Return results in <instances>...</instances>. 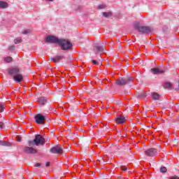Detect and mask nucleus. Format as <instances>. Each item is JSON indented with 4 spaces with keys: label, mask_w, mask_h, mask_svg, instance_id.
<instances>
[{
    "label": "nucleus",
    "mask_w": 179,
    "mask_h": 179,
    "mask_svg": "<svg viewBox=\"0 0 179 179\" xmlns=\"http://www.w3.org/2000/svg\"><path fill=\"white\" fill-rule=\"evenodd\" d=\"M8 75L13 77V80H15L16 83H22V81L24 79L23 74L20 73V69L17 67L12 68L8 70Z\"/></svg>",
    "instance_id": "f257e3e1"
},
{
    "label": "nucleus",
    "mask_w": 179,
    "mask_h": 179,
    "mask_svg": "<svg viewBox=\"0 0 179 179\" xmlns=\"http://www.w3.org/2000/svg\"><path fill=\"white\" fill-rule=\"evenodd\" d=\"M45 144V139L43 136L40 134L36 135L34 141H28L29 146H39L41 145L42 146Z\"/></svg>",
    "instance_id": "f03ea898"
},
{
    "label": "nucleus",
    "mask_w": 179,
    "mask_h": 179,
    "mask_svg": "<svg viewBox=\"0 0 179 179\" xmlns=\"http://www.w3.org/2000/svg\"><path fill=\"white\" fill-rule=\"evenodd\" d=\"M59 45L61 47V50L63 51H69V50H72V47H73V45L72 43H71V41L68 39H60Z\"/></svg>",
    "instance_id": "7ed1b4c3"
},
{
    "label": "nucleus",
    "mask_w": 179,
    "mask_h": 179,
    "mask_svg": "<svg viewBox=\"0 0 179 179\" xmlns=\"http://www.w3.org/2000/svg\"><path fill=\"white\" fill-rule=\"evenodd\" d=\"M134 27L135 30H137L138 33H141L142 34L150 33V31H152V29L149 27H146V26L141 27V23H139V22H136L134 24Z\"/></svg>",
    "instance_id": "20e7f679"
},
{
    "label": "nucleus",
    "mask_w": 179,
    "mask_h": 179,
    "mask_svg": "<svg viewBox=\"0 0 179 179\" xmlns=\"http://www.w3.org/2000/svg\"><path fill=\"white\" fill-rule=\"evenodd\" d=\"M133 80L132 77H127L124 78H121L116 81V83L118 86H125V85H131L132 83Z\"/></svg>",
    "instance_id": "39448f33"
},
{
    "label": "nucleus",
    "mask_w": 179,
    "mask_h": 179,
    "mask_svg": "<svg viewBox=\"0 0 179 179\" xmlns=\"http://www.w3.org/2000/svg\"><path fill=\"white\" fill-rule=\"evenodd\" d=\"M36 124L41 125L44 124V122L47 120V115H43L41 113H38L34 116Z\"/></svg>",
    "instance_id": "423d86ee"
},
{
    "label": "nucleus",
    "mask_w": 179,
    "mask_h": 179,
    "mask_svg": "<svg viewBox=\"0 0 179 179\" xmlns=\"http://www.w3.org/2000/svg\"><path fill=\"white\" fill-rule=\"evenodd\" d=\"M50 152L54 155H62V153H64V148L61 145H57L52 148Z\"/></svg>",
    "instance_id": "0eeeda50"
},
{
    "label": "nucleus",
    "mask_w": 179,
    "mask_h": 179,
    "mask_svg": "<svg viewBox=\"0 0 179 179\" xmlns=\"http://www.w3.org/2000/svg\"><path fill=\"white\" fill-rule=\"evenodd\" d=\"M93 51L96 55H100V54L104 52V45L95 44L93 47Z\"/></svg>",
    "instance_id": "6e6552de"
},
{
    "label": "nucleus",
    "mask_w": 179,
    "mask_h": 179,
    "mask_svg": "<svg viewBox=\"0 0 179 179\" xmlns=\"http://www.w3.org/2000/svg\"><path fill=\"white\" fill-rule=\"evenodd\" d=\"M61 39L53 36H48L46 37V39L45 41V43H50L52 44H59V41Z\"/></svg>",
    "instance_id": "1a4fd4ad"
},
{
    "label": "nucleus",
    "mask_w": 179,
    "mask_h": 179,
    "mask_svg": "<svg viewBox=\"0 0 179 179\" xmlns=\"http://www.w3.org/2000/svg\"><path fill=\"white\" fill-rule=\"evenodd\" d=\"M24 153H27V155H34L38 152L37 150L31 147L25 146L23 148Z\"/></svg>",
    "instance_id": "9d476101"
},
{
    "label": "nucleus",
    "mask_w": 179,
    "mask_h": 179,
    "mask_svg": "<svg viewBox=\"0 0 179 179\" xmlns=\"http://www.w3.org/2000/svg\"><path fill=\"white\" fill-rule=\"evenodd\" d=\"M156 153H157V150L155 148H150L144 152V155H146L148 157H153V156H156Z\"/></svg>",
    "instance_id": "9b49d317"
},
{
    "label": "nucleus",
    "mask_w": 179,
    "mask_h": 179,
    "mask_svg": "<svg viewBox=\"0 0 179 179\" xmlns=\"http://www.w3.org/2000/svg\"><path fill=\"white\" fill-rule=\"evenodd\" d=\"M126 121L127 118L124 116H119L115 118V122L117 125L120 124L122 125V124H124Z\"/></svg>",
    "instance_id": "f8f14e48"
},
{
    "label": "nucleus",
    "mask_w": 179,
    "mask_h": 179,
    "mask_svg": "<svg viewBox=\"0 0 179 179\" xmlns=\"http://www.w3.org/2000/svg\"><path fill=\"white\" fill-rule=\"evenodd\" d=\"M150 72H152L153 75H159V73H164V71L159 68H152L150 69Z\"/></svg>",
    "instance_id": "ddd939ff"
},
{
    "label": "nucleus",
    "mask_w": 179,
    "mask_h": 179,
    "mask_svg": "<svg viewBox=\"0 0 179 179\" xmlns=\"http://www.w3.org/2000/svg\"><path fill=\"white\" fill-rule=\"evenodd\" d=\"M63 58H64L63 55H59L55 58L51 57L50 61L57 64V62H59L61 59H62Z\"/></svg>",
    "instance_id": "4468645a"
},
{
    "label": "nucleus",
    "mask_w": 179,
    "mask_h": 179,
    "mask_svg": "<svg viewBox=\"0 0 179 179\" xmlns=\"http://www.w3.org/2000/svg\"><path fill=\"white\" fill-rule=\"evenodd\" d=\"M38 103H39V104H41L42 106H44L47 103V98L44 96L38 98Z\"/></svg>",
    "instance_id": "2eb2a0df"
},
{
    "label": "nucleus",
    "mask_w": 179,
    "mask_h": 179,
    "mask_svg": "<svg viewBox=\"0 0 179 179\" xmlns=\"http://www.w3.org/2000/svg\"><path fill=\"white\" fill-rule=\"evenodd\" d=\"M9 4L6 1H0V9H6Z\"/></svg>",
    "instance_id": "dca6fc26"
},
{
    "label": "nucleus",
    "mask_w": 179,
    "mask_h": 179,
    "mask_svg": "<svg viewBox=\"0 0 179 179\" xmlns=\"http://www.w3.org/2000/svg\"><path fill=\"white\" fill-rule=\"evenodd\" d=\"M152 100L157 101V100H159L160 99V94H157V92H153L152 94Z\"/></svg>",
    "instance_id": "f3484780"
},
{
    "label": "nucleus",
    "mask_w": 179,
    "mask_h": 179,
    "mask_svg": "<svg viewBox=\"0 0 179 179\" xmlns=\"http://www.w3.org/2000/svg\"><path fill=\"white\" fill-rule=\"evenodd\" d=\"M0 146H12L10 143H6L3 141H0Z\"/></svg>",
    "instance_id": "a211bd4d"
},
{
    "label": "nucleus",
    "mask_w": 179,
    "mask_h": 179,
    "mask_svg": "<svg viewBox=\"0 0 179 179\" xmlns=\"http://www.w3.org/2000/svg\"><path fill=\"white\" fill-rule=\"evenodd\" d=\"M102 15L104 17H110V16H113V13L111 12H103Z\"/></svg>",
    "instance_id": "6ab92c4d"
},
{
    "label": "nucleus",
    "mask_w": 179,
    "mask_h": 179,
    "mask_svg": "<svg viewBox=\"0 0 179 179\" xmlns=\"http://www.w3.org/2000/svg\"><path fill=\"white\" fill-rule=\"evenodd\" d=\"M4 61L5 62H12L13 61V59L10 57H6V58H4Z\"/></svg>",
    "instance_id": "aec40b11"
},
{
    "label": "nucleus",
    "mask_w": 179,
    "mask_h": 179,
    "mask_svg": "<svg viewBox=\"0 0 179 179\" xmlns=\"http://www.w3.org/2000/svg\"><path fill=\"white\" fill-rule=\"evenodd\" d=\"M31 33V29H24L22 31V34H30Z\"/></svg>",
    "instance_id": "412c9836"
},
{
    "label": "nucleus",
    "mask_w": 179,
    "mask_h": 179,
    "mask_svg": "<svg viewBox=\"0 0 179 179\" xmlns=\"http://www.w3.org/2000/svg\"><path fill=\"white\" fill-rule=\"evenodd\" d=\"M165 87H166V89H171V87H173V83H165Z\"/></svg>",
    "instance_id": "4be33fe9"
},
{
    "label": "nucleus",
    "mask_w": 179,
    "mask_h": 179,
    "mask_svg": "<svg viewBox=\"0 0 179 179\" xmlns=\"http://www.w3.org/2000/svg\"><path fill=\"white\" fill-rule=\"evenodd\" d=\"M160 171L161 173H167V168H166L165 166H162L160 169Z\"/></svg>",
    "instance_id": "5701e85b"
},
{
    "label": "nucleus",
    "mask_w": 179,
    "mask_h": 179,
    "mask_svg": "<svg viewBox=\"0 0 179 179\" xmlns=\"http://www.w3.org/2000/svg\"><path fill=\"white\" fill-rule=\"evenodd\" d=\"M22 39H14V43L15 44H20L22 43Z\"/></svg>",
    "instance_id": "b1692460"
},
{
    "label": "nucleus",
    "mask_w": 179,
    "mask_h": 179,
    "mask_svg": "<svg viewBox=\"0 0 179 179\" xmlns=\"http://www.w3.org/2000/svg\"><path fill=\"white\" fill-rule=\"evenodd\" d=\"M3 110H5V106L0 104V113H3Z\"/></svg>",
    "instance_id": "393cba45"
},
{
    "label": "nucleus",
    "mask_w": 179,
    "mask_h": 179,
    "mask_svg": "<svg viewBox=\"0 0 179 179\" xmlns=\"http://www.w3.org/2000/svg\"><path fill=\"white\" fill-rule=\"evenodd\" d=\"M9 51H15V45H10L8 47Z\"/></svg>",
    "instance_id": "a878e982"
},
{
    "label": "nucleus",
    "mask_w": 179,
    "mask_h": 179,
    "mask_svg": "<svg viewBox=\"0 0 179 179\" xmlns=\"http://www.w3.org/2000/svg\"><path fill=\"white\" fill-rule=\"evenodd\" d=\"M5 128V124L3 122H0V129H3Z\"/></svg>",
    "instance_id": "bb28decb"
},
{
    "label": "nucleus",
    "mask_w": 179,
    "mask_h": 179,
    "mask_svg": "<svg viewBox=\"0 0 179 179\" xmlns=\"http://www.w3.org/2000/svg\"><path fill=\"white\" fill-rule=\"evenodd\" d=\"M16 139L17 142H22V137L20 136H17Z\"/></svg>",
    "instance_id": "cd10ccee"
},
{
    "label": "nucleus",
    "mask_w": 179,
    "mask_h": 179,
    "mask_svg": "<svg viewBox=\"0 0 179 179\" xmlns=\"http://www.w3.org/2000/svg\"><path fill=\"white\" fill-rule=\"evenodd\" d=\"M106 8V6L103 4H101L99 6L98 9H104Z\"/></svg>",
    "instance_id": "c85d7f7f"
},
{
    "label": "nucleus",
    "mask_w": 179,
    "mask_h": 179,
    "mask_svg": "<svg viewBox=\"0 0 179 179\" xmlns=\"http://www.w3.org/2000/svg\"><path fill=\"white\" fill-rule=\"evenodd\" d=\"M92 62L93 65H99V63L97 62V61H96L94 59H92Z\"/></svg>",
    "instance_id": "c756f323"
},
{
    "label": "nucleus",
    "mask_w": 179,
    "mask_h": 179,
    "mask_svg": "<svg viewBox=\"0 0 179 179\" xmlns=\"http://www.w3.org/2000/svg\"><path fill=\"white\" fill-rule=\"evenodd\" d=\"M120 169L123 171V173H125V171L128 170L126 167H123V166H121Z\"/></svg>",
    "instance_id": "7c9ffc66"
},
{
    "label": "nucleus",
    "mask_w": 179,
    "mask_h": 179,
    "mask_svg": "<svg viewBox=\"0 0 179 179\" xmlns=\"http://www.w3.org/2000/svg\"><path fill=\"white\" fill-rule=\"evenodd\" d=\"M169 179H179V177L174 176L171 177Z\"/></svg>",
    "instance_id": "2f4dec72"
},
{
    "label": "nucleus",
    "mask_w": 179,
    "mask_h": 179,
    "mask_svg": "<svg viewBox=\"0 0 179 179\" xmlns=\"http://www.w3.org/2000/svg\"><path fill=\"white\" fill-rule=\"evenodd\" d=\"M50 164H51V163L50 162H46L45 166L50 167Z\"/></svg>",
    "instance_id": "473e14b6"
},
{
    "label": "nucleus",
    "mask_w": 179,
    "mask_h": 179,
    "mask_svg": "<svg viewBox=\"0 0 179 179\" xmlns=\"http://www.w3.org/2000/svg\"><path fill=\"white\" fill-rule=\"evenodd\" d=\"M138 97H140V99H143V97H145V95L143 94H138Z\"/></svg>",
    "instance_id": "72a5a7b5"
},
{
    "label": "nucleus",
    "mask_w": 179,
    "mask_h": 179,
    "mask_svg": "<svg viewBox=\"0 0 179 179\" xmlns=\"http://www.w3.org/2000/svg\"><path fill=\"white\" fill-rule=\"evenodd\" d=\"M118 51H119L120 52H122V47L120 46V47H119V49H118Z\"/></svg>",
    "instance_id": "f704fd0d"
},
{
    "label": "nucleus",
    "mask_w": 179,
    "mask_h": 179,
    "mask_svg": "<svg viewBox=\"0 0 179 179\" xmlns=\"http://www.w3.org/2000/svg\"><path fill=\"white\" fill-rule=\"evenodd\" d=\"M40 166H41L40 163H36L35 165L36 167H40Z\"/></svg>",
    "instance_id": "c9c22d12"
},
{
    "label": "nucleus",
    "mask_w": 179,
    "mask_h": 179,
    "mask_svg": "<svg viewBox=\"0 0 179 179\" xmlns=\"http://www.w3.org/2000/svg\"><path fill=\"white\" fill-rule=\"evenodd\" d=\"M98 61H100V62H101V59H98Z\"/></svg>",
    "instance_id": "e433bc0d"
},
{
    "label": "nucleus",
    "mask_w": 179,
    "mask_h": 179,
    "mask_svg": "<svg viewBox=\"0 0 179 179\" xmlns=\"http://www.w3.org/2000/svg\"><path fill=\"white\" fill-rule=\"evenodd\" d=\"M88 145H90V141H88Z\"/></svg>",
    "instance_id": "4c0bfd02"
},
{
    "label": "nucleus",
    "mask_w": 179,
    "mask_h": 179,
    "mask_svg": "<svg viewBox=\"0 0 179 179\" xmlns=\"http://www.w3.org/2000/svg\"><path fill=\"white\" fill-rule=\"evenodd\" d=\"M49 1H50L51 2H52V1H54V0H49Z\"/></svg>",
    "instance_id": "58836bf2"
},
{
    "label": "nucleus",
    "mask_w": 179,
    "mask_h": 179,
    "mask_svg": "<svg viewBox=\"0 0 179 179\" xmlns=\"http://www.w3.org/2000/svg\"><path fill=\"white\" fill-rule=\"evenodd\" d=\"M177 92H178V90H176Z\"/></svg>",
    "instance_id": "ea45409f"
}]
</instances>
